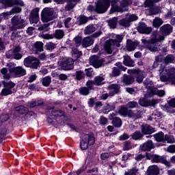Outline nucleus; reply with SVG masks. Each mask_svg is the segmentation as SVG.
I'll return each instance as SVG.
<instances>
[{"label":"nucleus","mask_w":175,"mask_h":175,"mask_svg":"<svg viewBox=\"0 0 175 175\" xmlns=\"http://www.w3.org/2000/svg\"><path fill=\"white\" fill-rule=\"evenodd\" d=\"M160 79L161 81H170L171 84L175 85V68H165L164 66H161L159 69Z\"/></svg>","instance_id":"1"},{"label":"nucleus","mask_w":175,"mask_h":175,"mask_svg":"<svg viewBox=\"0 0 175 175\" xmlns=\"http://www.w3.org/2000/svg\"><path fill=\"white\" fill-rule=\"evenodd\" d=\"M163 40H165V36L159 35L152 38L150 40L142 39V42L148 50H150V51L155 52L159 51V44H158V42H162Z\"/></svg>","instance_id":"2"},{"label":"nucleus","mask_w":175,"mask_h":175,"mask_svg":"<svg viewBox=\"0 0 175 175\" xmlns=\"http://www.w3.org/2000/svg\"><path fill=\"white\" fill-rule=\"evenodd\" d=\"M110 8V1L109 0H98L96 3L95 8L93 5H88V12H96L99 14L106 13L108 9Z\"/></svg>","instance_id":"3"},{"label":"nucleus","mask_w":175,"mask_h":175,"mask_svg":"<svg viewBox=\"0 0 175 175\" xmlns=\"http://www.w3.org/2000/svg\"><path fill=\"white\" fill-rule=\"evenodd\" d=\"M124 38L121 35H116V39H109L105 43V50L107 54H111L116 47H120L121 42Z\"/></svg>","instance_id":"4"},{"label":"nucleus","mask_w":175,"mask_h":175,"mask_svg":"<svg viewBox=\"0 0 175 175\" xmlns=\"http://www.w3.org/2000/svg\"><path fill=\"white\" fill-rule=\"evenodd\" d=\"M94 144H95L94 134H85L83 136L82 140L80 142V147L81 150H87L88 146H94Z\"/></svg>","instance_id":"5"},{"label":"nucleus","mask_w":175,"mask_h":175,"mask_svg":"<svg viewBox=\"0 0 175 175\" xmlns=\"http://www.w3.org/2000/svg\"><path fill=\"white\" fill-rule=\"evenodd\" d=\"M23 64L26 68H31V69H38L40 68V61L33 56H28L24 59Z\"/></svg>","instance_id":"6"},{"label":"nucleus","mask_w":175,"mask_h":175,"mask_svg":"<svg viewBox=\"0 0 175 175\" xmlns=\"http://www.w3.org/2000/svg\"><path fill=\"white\" fill-rule=\"evenodd\" d=\"M147 159H150L152 163H163L168 167H170V163L166 160V159L162 156L158 154H152L151 153H146Z\"/></svg>","instance_id":"7"},{"label":"nucleus","mask_w":175,"mask_h":175,"mask_svg":"<svg viewBox=\"0 0 175 175\" xmlns=\"http://www.w3.org/2000/svg\"><path fill=\"white\" fill-rule=\"evenodd\" d=\"M54 18V8H45L42 12L41 19L43 23H49Z\"/></svg>","instance_id":"8"},{"label":"nucleus","mask_w":175,"mask_h":175,"mask_svg":"<svg viewBox=\"0 0 175 175\" xmlns=\"http://www.w3.org/2000/svg\"><path fill=\"white\" fill-rule=\"evenodd\" d=\"M11 22L12 24V28L16 30V29H22V28H24L25 27V25H24V23L25 21L24 19L21 18V16H14L12 17L11 19Z\"/></svg>","instance_id":"9"},{"label":"nucleus","mask_w":175,"mask_h":175,"mask_svg":"<svg viewBox=\"0 0 175 175\" xmlns=\"http://www.w3.org/2000/svg\"><path fill=\"white\" fill-rule=\"evenodd\" d=\"M3 84L4 85V88L1 91V95L3 96H6L7 95H11V94H13V91H12V88H14V87L16 85V84L12 81L10 82H3Z\"/></svg>","instance_id":"10"},{"label":"nucleus","mask_w":175,"mask_h":175,"mask_svg":"<svg viewBox=\"0 0 175 175\" xmlns=\"http://www.w3.org/2000/svg\"><path fill=\"white\" fill-rule=\"evenodd\" d=\"M9 72L11 75H14L16 77H21V76H25L27 75V70L23 66L11 68L9 69Z\"/></svg>","instance_id":"11"},{"label":"nucleus","mask_w":175,"mask_h":175,"mask_svg":"<svg viewBox=\"0 0 175 175\" xmlns=\"http://www.w3.org/2000/svg\"><path fill=\"white\" fill-rule=\"evenodd\" d=\"M73 59L72 58H65L60 62V66L64 69V70H70L73 69Z\"/></svg>","instance_id":"12"},{"label":"nucleus","mask_w":175,"mask_h":175,"mask_svg":"<svg viewBox=\"0 0 175 175\" xmlns=\"http://www.w3.org/2000/svg\"><path fill=\"white\" fill-rule=\"evenodd\" d=\"M90 64L94 66V68L98 69V68L103 66V64H105V60L103 59H100L96 55H94L90 58Z\"/></svg>","instance_id":"13"},{"label":"nucleus","mask_w":175,"mask_h":175,"mask_svg":"<svg viewBox=\"0 0 175 175\" xmlns=\"http://www.w3.org/2000/svg\"><path fill=\"white\" fill-rule=\"evenodd\" d=\"M144 84L148 90L147 93L145 94V98H151L153 95H157V94H158V89L154 86L150 85L148 81H144Z\"/></svg>","instance_id":"14"},{"label":"nucleus","mask_w":175,"mask_h":175,"mask_svg":"<svg viewBox=\"0 0 175 175\" xmlns=\"http://www.w3.org/2000/svg\"><path fill=\"white\" fill-rule=\"evenodd\" d=\"M39 8H35L31 10L29 16L31 24H38L39 23Z\"/></svg>","instance_id":"15"},{"label":"nucleus","mask_w":175,"mask_h":175,"mask_svg":"<svg viewBox=\"0 0 175 175\" xmlns=\"http://www.w3.org/2000/svg\"><path fill=\"white\" fill-rule=\"evenodd\" d=\"M107 90L109 92V96H114L116 94H120L121 86L118 84H111L107 86Z\"/></svg>","instance_id":"16"},{"label":"nucleus","mask_w":175,"mask_h":175,"mask_svg":"<svg viewBox=\"0 0 175 175\" xmlns=\"http://www.w3.org/2000/svg\"><path fill=\"white\" fill-rule=\"evenodd\" d=\"M128 73H133L136 77L137 83H142L144 79V73L139 70H128Z\"/></svg>","instance_id":"17"},{"label":"nucleus","mask_w":175,"mask_h":175,"mask_svg":"<svg viewBox=\"0 0 175 175\" xmlns=\"http://www.w3.org/2000/svg\"><path fill=\"white\" fill-rule=\"evenodd\" d=\"M137 31L139 32V33H146V35H148L151 33L152 28L147 27V25H145L144 23H140L137 27Z\"/></svg>","instance_id":"18"},{"label":"nucleus","mask_w":175,"mask_h":175,"mask_svg":"<svg viewBox=\"0 0 175 175\" xmlns=\"http://www.w3.org/2000/svg\"><path fill=\"white\" fill-rule=\"evenodd\" d=\"M139 148L142 151H151L152 148H155L154 142L151 140H148L143 144H141Z\"/></svg>","instance_id":"19"},{"label":"nucleus","mask_w":175,"mask_h":175,"mask_svg":"<svg viewBox=\"0 0 175 175\" xmlns=\"http://www.w3.org/2000/svg\"><path fill=\"white\" fill-rule=\"evenodd\" d=\"M160 32L163 36H167L173 32V27L169 24H166L160 27Z\"/></svg>","instance_id":"20"},{"label":"nucleus","mask_w":175,"mask_h":175,"mask_svg":"<svg viewBox=\"0 0 175 175\" xmlns=\"http://www.w3.org/2000/svg\"><path fill=\"white\" fill-rule=\"evenodd\" d=\"M139 42L137 41H132L131 40H127L126 49L127 51H133L136 49Z\"/></svg>","instance_id":"21"},{"label":"nucleus","mask_w":175,"mask_h":175,"mask_svg":"<svg viewBox=\"0 0 175 175\" xmlns=\"http://www.w3.org/2000/svg\"><path fill=\"white\" fill-rule=\"evenodd\" d=\"M147 175H159V167L157 165H152L148 167L146 171Z\"/></svg>","instance_id":"22"},{"label":"nucleus","mask_w":175,"mask_h":175,"mask_svg":"<svg viewBox=\"0 0 175 175\" xmlns=\"http://www.w3.org/2000/svg\"><path fill=\"white\" fill-rule=\"evenodd\" d=\"M155 130L151 126L148 124L142 125V133L144 135H151V133H154Z\"/></svg>","instance_id":"23"},{"label":"nucleus","mask_w":175,"mask_h":175,"mask_svg":"<svg viewBox=\"0 0 175 175\" xmlns=\"http://www.w3.org/2000/svg\"><path fill=\"white\" fill-rule=\"evenodd\" d=\"M94 40L92 37H85L82 40L81 46L83 47H90L94 44Z\"/></svg>","instance_id":"24"},{"label":"nucleus","mask_w":175,"mask_h":175,"mask_svg":"<svg viewBox=\"0 0 175 175\" xmlns=\"http://www.w3.org/2000/svg\"><path fill=\"white\" fill-rule=\"evenodd\" d=\"M109 6L110 3L111 5V8L110 10V13H114L115 12H120V7L117 5L120 0H109Z\"/></svg>","instance_id":"25"},{"label":"nucleus","mask_w":175,"mask_h":175,"mask_svg":"<svg viewBox=\"0 0 175 175\" xmlns=\"http://www.w3.org/2000/svg\"><path fill=\"white\" fill-rule=\"evenodd\" d=\"M129 118H133V120H139V118H142V111H137L135 113L132 109H129Z\"/></svg>","instance_id":"26"},{"label":"nucleus","mask_w":175,"mask_h":175,"mask_svg":"<svg viewBox=\"0 0 175 175\" xmlns=\"http://www.w3.org/2000/svg\"><path fill=\"white\" fill-rule=\"evenodd\" d=\"M123 58V64L125 66H134L135 62L131 58V56L125 55Z\"/></svg>","instance_id":"27"},{"label":"nucleus","mask_w":175,"mask_h":175,"mask_svg":"<svg viewBox=\"0 0 175 175\" xmlns=\"http://www.w3.org/2000/svg\"><path fill=\"white\" fill-rule=\"evenodd\" d=\"M171 107H175V98H172L169 101V106L165 105L164 111L168 113H173Z\"/></svg>","instance_id":"28"},{"label":"nucleus","mask_w":175,"mask_h":175,"mask_svg":"<svg viewBox=\"0 0 175 175\" xmlns=\"http://www.w3.org/2000/svg\"><path fill=\"white\" fill-rule=\"evenodd\" d=\"M135 81V79L132 76L124 75L123 83L126 85H131Z\"/></svg>","instance_id":"29"},{"label":"nucleus","mask_w":175,"mask_h":175,"mask_svg":"<svg viewBox=\"0 0 175 175\" xmlns=\"http://www.w3.org/2000/svg\"><path fill=\"white\" fill-rule=\"evenodd\" d=\"M96 31V29L94 27V25H88L84 29L85 35H90V33H94Z\"/></svg>","instance_id":"30"},{"label":"nucleus","mask_w":175,"mask_h":175,"mask_svg":"<svg viewBox=\"0 0 175 175\" xmlns=\"http://www.w3.org/2000/svg\"><path fill=\"white\" fill-rule=\"evenodd\" d=\"M112 124L116 128H121V125H122V120H121V118L118 117H115L112 120Z\"/></svg>","instance_id":"31"},{"label":"nucleus","mask_w":175,"mask_h":175,"mask_svg":"<svg viewBox=\"0 0 175 175\" xmlns=\"http://www.w3.org/2000/svg\"><path fill=\"white\" fill-rule=\"evenodd\" d=\"M64 25L66 28H72L75 25V21L72 18L68 17L64 20Z\"/></svg>","instance_id":"32"},{"label":"nucleus","mask_w":175,"mask_h":175,"mask_svg":"<svg viewBox=\"0 0 175 175\" xmlns=\"http://www.w3.org/2000/svg\"><path fill=\"white\" fill-rule=\"evenodd\" d=\"M53 35L56 39L60 40V39H62L64 36H65V31H64V30L62 29H57V30H55Z\"/></svg>","instance_id":"33"},{"label":"nucleus","mask_w":175,"mask_h":175,"mask_svg":"<svg viewBox=\"0 0 175 175\" xmlns=\"http://www.w3.org/2000/svg\"><path fill=\"white\" fill-rule=\"evenodd\" d=\"M152 24L154 28H159L162 25V24H163V21H162V19L159 17H156L153 20Z\"/></svg>","instance_id":"34"},{"label":"nucleus","mask_w":175,"mask_h":175,"mask_svg":"<svg viewBox=\"0 0 175 175\" xmlns=\"http://www.w3.org/2000/svg\"><path fill=\"white\" fill-rule=\"evenodd\" d=\"M72 57H75V58H80L81 55H83V53L81 51H79L77 48L76 47H72V51H71Z\"/></svg>","instance_id":"35"},{"label":"nucleus","mask_w":175,"mask_h":175,"mask_svg":"<svg viewBox=\"0 0 175 175\" xmlns=\"http://www.w3.org/2000/svg\"><path fill=\"white\" fill-rule=\"evenodd\" d=\"M146 98H148V97H145L144 98H139L138 103L140 106H142V107H147L148 106H149V100L148 99H146Z\"/></svg>","instance_id":"36"},{"label":"nucleus","mask_w":175,"mask_h":175,"mask_svg":"<svg viewBox=\"0 0 175 175\" xmlns=\"http://www.w3.org/2000/svg\"><path fill=\"white\" fill-rule=\"evenodd\" d=\"M21 49H20L19 46H16L14 48V59H21L23 58V55L21 53H18Z\"/></svg>","instance_id":"37"},{"label":"nucleus","mask_w":175,"mask_h":175,"mask_svg":"<svg viewBox=\"0 0 175 175\" xmlns=\"http://www.w3.org/2000/svg\"><path fill=\"white\" fill-rule=\"evenodd\" d=\"M94 85H102V84H105L103 81H105V77L97 76L94 77Z\"/></svg>","instance_id":"38"},{"label":"nucleus","mask_w":175,"mask_h":175,"mask_svg":"<svg viewBox=\"0 0 175 175\" xmlns=\"http://www.w3.org/2000/svg\"><path fill=\"white\" fill-rule=\"evenodd\" d=\"M119 113L122 117H129V109H128V107H123L119 110Z\"/></svg>","instance_id":"39"},{"label":"nucleus","mask_w":175,"mask_h":175,"mask_svg":"<svg viewBox=\"0 0 175 175\" xmlns=\"http://www.w3.org/2000/svg\"><path fill=\"white\" fill-rule=\"evenodd\" d=\"M143 136H144V135L142 133V132L137 131L132 134L131 137L133 140H140Z\"/></svg>","instance_id":"40"},{"label":"nucleus","mask_w":175,"mask_h":175,"mask_svg":"<svg viewBox=\"0 0 175 175\" xmlns=\"http://www.w3.org/2000/svg\"><path fill=\"white\" fill-rule=\"evenodd\" d=\"M15 111H18V113H19V114H25V113H27V111H28V108L21 105L18 107H16L14 108Z\"/></svg>","instance_id":"41"},{"label":"nucleus","mask_w":175,"mask_h":175,"mask_svg":"<svg viewBox=\"0 0 175 175\" xmlns=\"http://www.w3.org/2000/svg\"><path fill=\"white\" fill-rule=\"evenodd\" d=\"M154 137L156 142H165V134L162 132L154 134Z\"/></svg>","instance_id":"42"},{"label":"nucleus","mask_w":175,"mask_h":175,"mask_svg":"<svg viewBox=\"0 0 175 175\" xmlns=\"http://www.w3.org/2000/svg\"><path fill=\"white\" fill-rule=\"evenodd\" d=\"M42 85L44 87H49L51 83V77H45L42 80Z\"/></svg>","instance_id":"43"},{"label":"nucleus","mask_w":175,"mask_h":175,"mask_svg":"<svg viewBox=\"0 0 175 175\" xmlns=\"http://www.w3.org/2000/svg\"><path fill=\"white\" fill-rule=\"evenodd\" d=\"M65 114V112L62 110H57L55 109L51 111V116H53V117H62Z\"/></svg>","instance_id":"44"},{"label":"nucleus","mask_w":175,"mask_h":175,"mask_svg":"<svg viewBox=\"0 0 175 175\" xmlns=\"http://www.w3.org/2000/svg\"><path fill=\"white\" fill-rule=\"evenodd\" d=\"M75 78L77 80L80 81L83 80L85 77V74H84V72L81 70L77 71L75 73Z\"/></svg>","instance_id":"45"},{"label":"nucleus","mask_w":175,"mask_h":175,"mask_svg":"<svg viewBox=\"0 0 175 175\" xmlns=\"http://www.w3.org/2000/svg\"><path fill=\"white\" fill-rule=\"evenodd\" d=\"M174 61H175V57L173 55H167L164 58V62L165 64H171L172 62H174Z\"/></svg>","instance_id":"46"},{"label":"nucleus","mask_w":175,"mask_h":175,"mask_svg":"<svg viewBox=\"0 0 175 175\" xmlns=\"http://www.w3.org/2000/svg\"><path fill=\"white\" fill-rule=\"evenodd\" d=\"M73 42L76 46V47H80L81 46V43L83 42V38L80 36H77L73 39Z\"/></svg>","instance_id":"47"},{"label":"nucleus","mask_w":175,"mask_h":175,"mask_svg":"<svg viewBox=\"0 0 175 175\" xmlns=\"http://www.w3.org/2000/svg\"><path fill=\"white\" fill-rule=\"evenodd\" d=\"M117 20H118L117 18L114 17L112 19L109 21L108 24L110 28H112L113 29H114V28L117 27Z\"/></svg>","instance_id":"48"},{"label":"nucleus","mask_w":175,"mask_h":175,"mask_svg":"<svg viewBox=\"0 0 175 175\" xmlns=\"http://www.w3.org/2000/svg\"><path fill=\"white\" fill-rule=\"evenodd\" d=\"M36 51H43V43L42 42H36L34 44Z\"/></svg>","instance_id":"49"},{"label":"nucleus","mask_w":175,"mask_h":175,"mask_svg":"<svg viewBox=\"0 0 175 175\" xmlns=\"http://www.w3.org/2000/svg\"><path fill=\"white\" fill-rule=\"evenodd\" d=\"M126 107L129 109H135L136 107H139V103L136 101H130L126 104Z\"/></svg>","instance_id":"50"},{"label":"nucleus","mask_w":175,"mask_h":175,"mask_svg":"<svg viewBox=\"0 0 175 175\" xmlns=\"http://www.w3.org/2000/svg\"><path fill=\"white\" fill-rule=\"evenodd\" d=\"M137 172H139V170L136 167H133L129 171L126 172L124 173V175H137Z\"/></svg>","instance_id":"51"},{"label":"nucleus","mask_w":175,"mask_h":175,"mask_svg":"<svg viewBox=\"0 0 175 175\" xmlns=\"http://www.w3.org/2000/svg\"><path fill=\"white\" fill-rule=\"evenodd\" d=\"M133 148V146H132V144L129 141H126L124 142V146L123 148V150L124 151H128L129 150H132Z\"/></svg>","instance_id":"52"},{"label":"nucleus","mask_w":175,"mask_h":175,"mask_svg":"<svg viewBox=\"0 0 175 175\" xmlns=\"http://www.w3.org/2000/svg\"><path fill=\"white\" fill-rule=\"evenodd\" d=\"M42 105H43V100H38L31 103L29 107L33 108L36 107V106H42Z\"/></svg>","instance_id":"53"},{"label":"nucleus","mask_w":175,"mask_h":175,"mask_svg":"<svg viewBox=\"0 0 175 175\" xmlns=\"http://www.w3.org/2000/svg\"><path fill=\"white\" fill-rule=\"evenodd\" d=\"M90 89L87 87H82L79 89V92L81 95H88L90 94Z\"/></svg>","instance_id":"54"},{"label":"nucleus","mask_w":175,"mask_h":175,"mask_svg":"<svg viewBox=\"0 0 175 175\" xmlns=\"http://www.w3.org/2000/svg\"><path fill=\"white\" fill-rule=\"evenodd\" d=\"M116 109V105L114 104H106L104 106V110H106L107 111H111Z\"/></svg>","instance_id":"55"},{"label":"nucleus","mask_w":175,"mask_h":175,"mask_svg":"<svg viewBox=\"0 0 175 175\" xmlns=\"http://www.w3.org/2000/svg\"><path fill=\"white\" fill-rule=\"evenodd\" d=\"M120 25L122 27H130L131 25V22L128 20V18L126 17V18L122 19L120 22Z\"/></svg>","instance_id":"56"},{"label":"nucleus","mask_w":175,"mask_h":175,"mask_svg":"<svg viewBox=\"0 0 175 175\" xmlns=\"http://www.w3.org/2000/svg\"><path fill=\"white\" fill-rule=\"evenodd\" d=\"M150 13L152 15L158 14V13H161V9L159 7H152L150 10Z\"/></svg>","instance_id":"57"},{"label":"nucleus","mask_w":175,"mask_h":175,"mask_svg":"<svg viewBox=\"0 0 175 175\" xmlns=\"http://www.w3.org/2000/svg\"><path fill=\"white\" fill-rule=\"evenodd\" d=\"M164 142H167V143H174V137L172 135H165L164 137Z\"/></svg>","instance_id":"58"},{"label":"nucleus","mask_w":175,"mask_h":175,"mask_svg":"<svg viewBox=\"0 0 175 175\" xmlns=\"http://www.w3.org/2000/svg\"><path fill=\"white\" fill-rule=\"evenodd\" d=\"M1 72L2 75H3L4 79H6L7 80H9V79H10V75L8 74V68H3L1 69Z\"/></svg>","instance_id":"59"},{"label":"nucleus","mask_w":175,"mask_h":175,"mask_svg":"<svg viewBox=\"0 0 175 175\" xmlns=\"http://www.w3.org/2000/svg\"><path fill=\"white\" fill-rule=\"evenodd\" d=\"M86 85L88 90H94V85H95V82L94 81L89 80L87 81Z\"/></svg>","instance_id":"60"},{"label":"nucleus","mask_w":175,"mask_h":175,"mask_svg":"<svg viewBox=\"0 0 175 175\" xmlns=\"http://www.w3.org/2000/svg\"><path fill=\"white\" fill-rule=\"evenodd\" d=\"M88 22V18L85 16H79V24L80 25L83 24H86Z\"/></svg>","instance_id":"61"},{"label":"nucleus","mask_w":175,"mask_h":175,"mask_svg":"<svg viewBox=\"0 0 175 175\" xmlns=\"http://www.w3.org/2000/svg\"><path fill=\"white\" fill-rule=\"evenodd\" d=\"M126 18H127L129 23H132V21H136L138 17L135 14L128 15Z\"/></svg>","instance_id":"62"},{"label":"nucleus","mask_w":175,"mask_h":175,"mask_svg":"<svg viewBox=\"0 0 175 175\" xmlns=\"http://www.w3.org/2000/svg\"><path fill=\"white\" fill-rule=\"evenodd\" d=\"M154 0H146L144 2L145 8H151L154 6Z\"/></svg>","instance_id":"63"},{"label":"nucleus","mask_w":175,"mask_h":175,"mask_svg":"<svg viewBox=\"0 0 175 175\" xmlns=\"http://www.w3.org/2000/svg\"><path fill=\"white\" fill-rule=\"evenodd\" d=\"M6 57L8 58H14V49H11L10 51H8L6 54H5Z\"/></svg>","instance_id":"64"}]
</instances>
